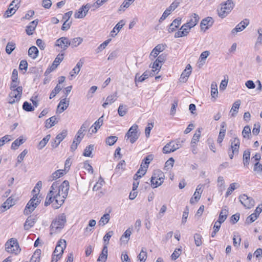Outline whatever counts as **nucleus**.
<instances>
[{"instance_id": "nucleus-56", "label": "nucleus", "mask_w": 262, "mask_h": 262, "mask_svg": "<svg viewBox=\"0 0 262 262\" xmlns=\"http://www.w3.org/2000/svg\"><path fill=\"white\" fill-rule=\"evenodd\" d=\"M67 136V130H63L61 133L58 134L56 137V139L58 140V141L60 143Z\"/></svg>"}, {"instance_id": "nucleus-62", "label": "nucleus", "mask_w": 262, "mask_h": 262, "mask_svg": "<svg viewBox=\"0 0 262 262\" xmlns=\"http://www.w3.org/2000/svg\"><path fill=\"white\" fill-rule=\"evenodd\" d=\"M104 182L103 181V180L100 178V180L98 182H97L96 184L94 186L93 188V191H97L98 190H99L102 186L103 185V184H104Z\"/></svg>"}, {"instance_id": "nucleus-7", "label": "nucleus", "mask_w": 262, "mask_h": 262, "mask_svg": "<svg viewBox=\"0 0 262 262\" xmlns=\"http://www.w3.org/2000/svg\"><path fill=\"white\" fill-rule=\"evenodd\" d=\"M138 127V125L136 124L133 125L125 135V137L129 139L130 142L132 144L135 143L139 138L137 132Z\"/></svg>"}, {"instance_id": "nucleus-5", "label": "nucleus", "mask_w": 262, "mask_h": 262, "mask_svg": "<svg viewBox=\"0 0 262 262\" xmlns=\"http://www.w3.org/2000/svg\"><path fill=\"white\" fill-rule=\"evenodd\" d=\"M234 4L232 0H228L221 4V8L218 10V14L220 17H226L233 9Z\"/></svg>"}, {"instance_id": "nucleus-19", "label": "nucleus", "mask_w": 262, "mask_h": 262, "mask_svg": "<svg viewBox=\"0 0 262 262\" xmlns=\"http://www.w3.org/2000/svg\"><path fill=\"white\" fill-rule=\"evenodd\" d=\"M83 63V59H80L79 61L77 63L76 66L70 72V75L71 77H74L75 75V74H78L80 72V69L82 67Z\"/></svg>"}, {"instance_id": "nucleus-52", "label": "nucleus", "mask_w": 262, "mask_h": 262, "mask_svg": "<svg viewBox=\"0 0 262 262\" xmlns=\"http://www.w3.org/2000/svg\"><path fill=\"white\" fill-rule=\"evenodd\" d=\"M111 41V39H108L104 41L102 43L100 44V46L97 48L96 52L99 53L103 50L106 47V46L108 45V44Z\"/></svg>"}, {"instance_id": "nucleus-58", "label": "nucleus", "mask_w": 262, "mask_h": 262, "mask_svg": "<svg viewBox=\"0 0 262 262\" xmlns=\"http://www.w3.org/2000/svg\"><path fill=\"white\" fill-rule=\"evenodd\" d=\"M146 172V169H143L142 168H140L137 173L134 175V179L135 180H137L138 178H140L143 176L145 174Z\"/></svg>"}, {"instance_id": "nucleus-31", "label": "nucleus", "mask_w": 262, "mask_h": 262, "mask_svg": "<svg viewBox=\"0 0 262 262\" xmlns=\"http://www.w3.org/2000/svg\"><path fill=\"white\" fill-rule=\"evenodd\" d=\"M65 173L66 172L64 170H57L52 173L49 179V181H52L56 180L57 179L63 176Z\"/></svg>"}, {"instance_id": "nucleus-61", "label": "nucleus", "mask_w": 262, "mask_h": 262, "mask_svg": "<svg viewBox=\"0 0 262 262\" xmlns=\"http://www.w3.org/2000/svg\"><path fill=\"white\" fill-rule=\"evenodd\" d=\"M147 257V253L143 248L138 256V259L142 262H145Z\"/></svg>"}, {"instance_id": "nucleus-48", "label": "nucleus", "mask_w": 262, "mask_h": 262, "mask_svg": "<svg viewBox=\"0 0 262 262\" xmlns=\"http://www.w3.org/2000/svg\"><path fill=\"white\" fill-rule=\"evenodd\" d=\"M16 47L15 43L13 42H9L6 47V52L7 54H10Z\"/></svg>"}, {"instance_id": "nucleus-54", "label": "nucleus", "mask_w": 262, "mask_h": 262, "mask_svg": "<svg viewBox=\"0 0 262 262\" xmlns=\"http://www.w3.org/2000/svg\"><path fill=\"white\" fill-rule=\"evenodd\" d=\"M127 112V107L126 105L120 104L118 109V113L120 116H124Z\"/></svg>"}, {"instance_id": "nucleus-57", "label": "nucleus", "mask_w": 262, "mask_h": 262, "mask_svg": "<svg viewBox=\"0 0 262 262\" xmlns=\"http://www.w3.org/2000/svg\"><path fill=\"white\" fill-rule=\"evenodd\" d=\"M61 87L58 84H57L54 89V90H53L51 92L50 95V99H51L53 98L56 96V95L61 90Z\"/></svg>"}, {"instance_id": "nucleus-8", "label": "nucleus", "mask_w": 262, "mask_h": 262, "mask_svg": "<svg viewBox=\"0 0 262 262\" xmlns=\"http://www.w3.org/2000/svg\"><path fill=\"white\" fill-rule=\"evenodd\" d=\"M23 94V91H11L8 97L10 104L17 103L20 101Z\"/></svg>"}, {"instance_id": "nucleus-33", "label": "nucleus", "mask_w": 262, "mask_h": 262, "mask_svg": "<svg viewBox=\"0 0 262 262\" xmlns=\"http://www.w3.org/2000/svg\"><path fill=\"white\" fill-rule=\"evenodd\" d=\"M211 95L214 101L218 96V91L217 84L215 82H212L211 84Z\"/></svg>"}, {"instance_id": "nucleus-29", "label": "nucleus", "mask_w": 262, "mask_h": 262, "mask_svg": "<svg viewBox=\"0 0 262 262\" xmlns=\"http://www.w3.org/2000/svg\"><path fill=\"white\" fill-rule=\"evenodd\" d=\"M117 99V93L113 95H109L106 99L105 102L102 104V106L105 108L107 105L111 104L115 102Z\"/></svg>"}, {"instance_id": "nucleus-41", "label": "nucleus", "mask_w": 262, "mask_h": 262, "mask_svg": "<svg viewBox=\"0 0 262 262\" xmlns=\"http://www.w3.org/2000/svg\"><path fill=\"white\" fill-rule=\"evenodd\" d=\"M124 23L123 20H120L114 28L113 30L111 32V35L112 37H115L117 33H115L116 30L119 32L120 30L123 27V26L124 25Z\"/></svg>"}, {"instance_id": "nucleus-53", "label": "nucleus", "mask_w": 262, "mask_h": 262, "mask_svg": "<svg viewBox=\"0 0 262 262\" xmlns=\"http://www.w3.org/2000/svg\"><path fill=\"white\" fill-rule=\"evenodd\" d=\"M117 137L111 136L106 139V143L110 146H112L117 142Z\"/></svg>"}, {"instance_id": "nucleus-28", "label": "nucleus", "mask_w": 262, "mask_h": 262, "mask_svg": "<svg viewBox=\"0 0 262 262\" xmlns=\"http://www.w3.org/2000/svg\"><path fill=\"white\" fill-rule=\"evenodd\" d=\"M103 116L100 117L92 126V133H96L98 129L100 127V126L103 124Z\"/></svg>"}, {"instance_id": "nucleus-63", "label": "nucleus", "mask_w": 262, "mask_h": 262, "mask_svg": "<svg viewBox=\"0 0 262 262\" xmlns=\"http://www.w3.org/2000/svg\"><path fill=\"white\" fill-rule=\"evenodd\" d=\"M161 65L162 63L160 62L157 61V60L156 59L154 62L153 65L152 66V72H154L157 71H159L160 69L161 68Z\"/></svg>"}, {"instance_id": "nucleus-46", "label": "nucleus", "mask_w": 262, "mask_h": 262, "mask_svg": "<svg viewBox=\"0 0 262 262\" xmlns=\"http://www.w3.org/2000/svg\"><path fill=\"white\" fill-rule=\"evenodd\" d=\"M17 10L16 7H13L9 5L8 10L4 14V17L8 18L13 15Z\"/></svg>"}, {"instance_id": "nucleus-2", "label": "nucleus", "mask_w": 262, "mask_h": 262, "mask_svg": "<svg viewBox=\"0 0 262 262\" xmlns=\"http://www.w3.org/2000/svg\"><path fill=\"white\" fill-rule=\"evenodd\" d=\"M66 221V216L64 213L59 214L51 223V234L59 232L63 228Z\"/></svg>"}, {"instance_id": "nucleus-20", "label": "nucleus", "mask_w": 262, "mask_h": 262, "mask_svg": "<svg viewBox=\"0 0 262 262\" xmlns=\"http://www.w3.org/2000/svg\"><path fill=\"white\" fill-rule=\"evenodd\" d=\"M239 145L240 141L237 138H234L231 140V149L233 153L238 154Z\"/></svg>"}, {"instance_id": "nucleus-11", "label": "nucleus", "mask_w": 262, "mask_h": 262, "mask_svg": "<svg viewBox=\"0 0 262 262\" xmlns=\"http://www.w3.org/2000/svg\"><path fill=\"white\" fill-rule=\"evenodd\" d=\"M67 244L64 239H60L55 247L53 252L54 255H58L61 257L64 249L66 248Z\"/></svg>"}, {"instance_id": "nucleus-38", "label": "nucleus", "mask_w": 262, "mask_h": 262, "mask_svg": "<svg viewBox=\"0 0 262 262\" xmlns=\"http://www.w3.org/2000/svg\"><path fill=\"white\" fill-rule=\"evenodd\" d=\"M57 122L56 117L55 116H52L46 120L45 126L47 128H50L56 124Z\"/></svg>"}, {"instance_id": "nucleus-42", "label": "nucleus", "mask_w": 262, "mask_h": 262, "mask_svg": "<svg viewBox=\"0 0 262 262\" xmlns=\"http://www.w3.org/2000/svg\"><path fill=\"white\" fill-rule=\"evenodd\" d=\"M50 138L51 135L50 134L47 135L45 137H44L43 139L39 142L37 145L38 149H42L46 145V144L50 139Z\"/></svg>"}, {"instance_id": "nucleus-30", "label": "nucleus", "mask_w": 262, "mask_h": 262, "mask_svg": "<svg viewBox=\"0 0 262 262\" xmlns=\"http://www.w3.org/2000/svg\"><path fill=\"white\" fill-rule=\"evenodd\" d=\"M107 257V247L104 246L101 254H100L97 261L105 262Z\"/></svg>"}, {"instance_id": "nucleus-17", "label": "nucleus", "mask_w": 262, "mask_h": 262, "mask_svg": "<svg viewBox=\"0 0 262 262\" xmlns=\"http://www.w3.org/2000/svg\"><path fill=\"white\" fill-rule=\"evenodd\" d=\"M152 76H154V74L152 72L146 71L141 76H139V74H137L135 76V81L141 82L149 77Z\"/></svg>"}, {"instance_id": "nucleus-16", "label": "nucleus", "mask_w": 262, "mask_h": 262, "mask_svg": "<svg viewBox=\"0 0 262 262\" xmlns=\"http://www.w3.org/2000/svg\"><path fill=\"white\" fill-rule=\"evenodd\" d=\"M213 19L211 17H207L204 19H202L201 22L200 26L202 29L206 30L208 28L211 26L213 24Z\"/></svg>"}, {"instance_id": "nucleus-9", "label": "nucleus", "mask_w": 262, "mask_h": 262, "mask_svg": "<svg viewBox=\"0 0 262 262\" xmlns=\"http://www.w3.org/2000/svg\"><path fill=\"white\" fill-rule=\"evenodd\" d=\"M239 201L245 207L250 209L254 205V200L251 197H248L246 194H243L239 196Z\"/></svg>"}, {"instance_id": "nucleus-59", "label": "nucleus", "mask_w": 262, "mask_h": 262, "mask_svg": "<svg viewBox=\"0 0 262 262\" xmlns=\"http://www.w3.org/2000/svg\"><path fill=\"white\" fill-rule=\"evenodd\" d=\"M113 234V232L112 231H109L107 232L105 235L103 237V241L104 243V245L107 247L108 244H109V241L110 238Z\"/></svg>"}, {"instance_id": "nucleus-51", "label": "nucleus", "mask_w": 262, "mask_h": 262, "mask_svg": "<svg viewBox=\"0 0 262 262\" xmlns=\"http://www.w3.org/2000/svg\"><path fill=\"white\" fill-rule=\"evenodd\" d=\"M42 187V182L40 181H39L37 182V183L36 184L35 186L34 187V189L32 190V192L34 194H36V195L38 196V194L39 193V192L40 191V189Z\"/></svg>"}, {"instance_id": "nucleus-39", "label": "nucleus", "mask_w": 262, "mask_h": 262, "mask_svg": "<svg viewBox=\"0 0 262 262\" xmlns=\"http://www.w3.org/2000/svg\"><path fill=\"white\" fill-rule=\"evenodd\" d=\"M173 141L170 142L165 145L163 148V152L164 154H168L174 151Z\"/></svg>"}, {"instance_id": "nucleus-24", "label": "nucleus", "mask_w": 262, "mask_h": 262, "mask_svg": "<svg viewBox=\"0 0 262 262\" xmlns=\"http://www.w3.org/2000/svg\"><path fill=\"white\" fill-rule=\"evenodd\" d=\"M241 104V101L240 100H237L234 102L230 112L231 117H234L236 115Z\"/></svg>"}, {"instance_id": "nucleus-47", "label": "nucleus", "mask_w": 262, "mask_h": 262, "mask_svg": "<svg viewBox=\"0 0 262 262\" xmlns=\"http://www.w3.org/2000/svg\"><path fill=\"white\" fill-rule=\"evenodd\" d=\"M110 216L108 213L104 214L99 221V225L104 226L106 224L110 221Z\"/></svg>"}, {"instance_id": "nucleus-15", "label": "nucleus", "mask_w": 262, "mask_h": 262, "mask_svg": "<svg viewBox=\"0 0 262 262\" xmlns=\"http://www.w3.org/2000/svg\"><path fill=\"white\" fill-rule=\"evenodd\" d=\"M36 222V218L34 216H29L25 221L24 225V229L26 230H29L32 228Z\"/></svg>"}, {"instance_id": "nucleus-1", "label": "nucleus", "mask_w": 262, "mask_h": 262, "mask_svg": "<svg viewBox=\"0 0 262 262\" xmlns=\"http://www.w3.org/2000/svg\"><path fill=\"white\" fill-rule=\"evenodd\" d=\"M69 188V183L67 180L64 181L61 184L59 181L54 182L47 195L45 206H48L55 200V203L53 204V207L55 209L59 208L67 198Z\"/></svg>"}, {"instance_id": "nucleus-32", "label": "nucleus", "mask_w": 262, "mask_h": 262, "mask_svg": "<svg viewBox=\"0 0 262 262\" xmlns=\"http://www.w3.org/2000/svg\"><path fill=\"white\" fill-rule=\"evenodd\" d=\"M96 224V222L95 220H91L89 222L88 226L84 229V233L86 234L91 233L94 231V227Z\"/></svg>"}, {"instance_id": "nucleus-64", "label": "nucleus", "mask_w": 262, "mask_h": 262, "mask_svg": "<svg viewBox=\"0 0 262 262\" xmlns=\"http://www.w3.org/2000/svg\"><path fill=\"white\" fill-rule=\"evenodd\" d=\"M63 56H64L63 53L59 54L57 56V57L55 58L53 62L58 66L60 64V63L63 60Z\"/></svg>"}, {"instance_id": "nucleus-6", "label": "nucleus", "mask_w": 262, "mask_h": 262, "mask_svg": "<svg viewBox=\"0 0 262 262\" xmlns=\"http://www.w3.org/2000/svg\"><path fill=\"white\" fill-rule=\"evenodd\" d=\"M5 249L7 252L17 255L20 253L21 249L17 240L15 238H11L5 244Z\"/></svg>"}, {"instance_id": "nucleus-25", "label": "nucleus", "mask_w": 262, "mask_h": 262, "mask_svg": "<svg viewBox=\"0 0 262 262\" xmlns=\"http://www.w3.org/2000/svg\"><path fill=\"white\" fill-rule=\"evenodd\" d=\"M191 67L190 64H188L185 70L182 72L180 79L183 82H186L191 73Z\"/></svg>"}, {"instance_id": "nucleus-3", "label": "nucleus", "mask_w": 262, "mask_h": 262, "mask_svg": "<svg viewBox=\"0 0 262 262\" xmlns=\"http://www.w3.org/2000/svg\"><path fill=\"white\" fill-rule=\"evenodd\" d=\"M164 174L161 170H155L150 180L151 187L155 188L161 185L164 182Z\"/></svg>"}, {"instance_id": "nucleus-27", "label": "nucleus", "mask_w": 262, "mask_h": 262, "mask_svg": "<svg viewBox=\"0 0 262 262\" xmlns=\"http://www.w3.org/2000/svg\"><path fill=\"white\" fill-rule=\"evenodd\" d=\"M69 105V101H67L66 98L60 100L58 105V111L60 113L65 111Z\"/></svg>"}, {"instance_id": "nucleus-13", "label": "nucleus", "mask_w": 262, "mask_h": 262, "mask_svg": "<svg viewBox=\"0 0 262 262\" xmlns=\"http://www.w3.org/2000/svg\"><path fill=\"white\" fill-rule=\"evenodd\" d=\"M191 29L186 23L182 26L180 30L176 32L174 34L175 38H179L187 36Z\"/></svg>"}, {"instance_id": "nucleus-55", "label": "nucleus", "mask_w": 262, "mask_h": 262, "mask_svg": "<svg viewBox=\"0 0 262 262\" xmlns=\"http://www.w3.org/2000/svg\"><path fill=\"white\" fill-rule=\"evenodd\" d=\"M202 235L200 234L195 233L194 235L195 244L197 247H199L202 244Z\"/></svg>"}, {"instance_id": "nucleus-50", "label": "nucleus", "mask_w": 262, "mask_h": 262, "mask_svg": "<svg viewBox=\"0 0 262 262\" xmlns=\"http://www.w3.org/2000/svg\"><path fill=\"white\" fill-rule=\"evenodd\" d=\"M94 149V145H90L84 149L83 155L85 157H91L92 151Z\"/></svg>"}, {"instance_id": "nucleus-45", "label": "nucleus", "mask_w": 262, "mask_h": 262, "mask_svg": "<svg viewBox=\"0 0 262 262\" xmlns=\"http://www.w3.org/2000/svg\"><path fill=\"white\" fill-rule=\"evenodd\" d=\"M25 141L23 139V138L22 137H19V138L17 139L16 140H15L12 143V145H11V148L12 149H16L18 148V147L20 145H21L22 144H23L24 143Z\"/></svg>"}, {"instance_id": "nucleus-44", "label": "nucleus", "mask_w": 262, "mask_h": 262, "mask_svg": "<svg viewBox=\"0 0 262 262\" xmlns=\"http://www.w3.org/2000/svg\"><path fill=\"white\" fill-rule=\"evenodd\" d=\"M239 185L237 183H231L229 188L227 189V191L226 193L225 196L227 198L229 195H230L232 192L236 188L239 187Z\"/></svg>"}, {"instance_id": "nucleus-35", "label": "nucleus", "mask_w": 262, "mask_h": 262, "mask_svg": "<svg viewBox=\"0 0 262 262\" xmlns=\"http://www.w3.org/2000/svg\"><path fill=\"white\" fill-rule=\"evenodd\" d=\"M201 128H198L195 134H194L192 139L191 141V146H194V145L196 144L197 142H199L200 136H201Z\"/></svg>"}, {"instance_id": "nucleus-21", "label": "nucleus", "mask_w": 262, "mask_h": 262, "mask_svg": "<svg viewBox=\"0 0 262 262\" xmlns=\"http://www.w3.org/2000/svg\"><path fill=\"white\" fill-rule=\"evenodd\" d=\"M181 24V18L180 17H178L174 19L173 21L169 25V28L168 29V31L169 32H172L176 30V29L179 27V26Z\"/></svg>"}, {"instance_id": "nucleus-12", "label": "nucleus", "mask_w": 262, "mask_h": 262, "mask_svg": "<svg viewBox=\"0 0 262 262\" xmlns=\"http://www.w3.org/2000/svg\"><path fill=\"white\" fill-rule=\"evenodd\" d=\"M91 7V5L90 4H86L85 5L83 6L77 11L75 12L74 14L75 18H82L84 17Z\"/></svg>"}, {"instance_id": "nucleus-37", "label": "nucleus", "mask_w": 262, "mask_h": 262, "mask_svg": "<svg viewBox=\"0 0 262 262\" xmlns=\"http://www.w3.org/2000/svg\"><path fill=\"white\" fill-rule=\"evenodd\" d=\"M28 55L32 59H35L38 55V50L35 46L30 47L28 50Z\"/></svg>"}, {"instance_id": "nucleus-34", "label": "nucleus", "mask_w": 262, "mask_h": 262, "mask_svg": "<svg viewBox=\"0 0 262 262\" xmlns=\"http://www.w3.org/2000/svg\"><path fill=\"white\" fill-rule=\"evenodd\" d=\"M83 41V38L80 37H77L72 39L70 40V46L72 48L77 47L79 46Z\"/></svg>"}, {"instance_id": "nucleus-4", "label": "nucleus", "mask_w": 262, "mask_h": 262, "mask_svg": "<svg viewBox=\"0 0 262 262\" xmlns=\"http://www.w3.org/2000/svg\"><path fill=\"white\" fill-rule=\"evenodd\" d=\"M40 196H38L36 194H33L32 198L30 199L26 206L24 211V214L28 215L30 214L34 210L37 205L40 203Z\"/></svg>"}, {"instance_id": "nucleus-40", "label": "nucleus", "mask_w": 262, "mask_h": 262, "mask_svg": "<svg viewBox=\"0 0 262 262\" xmlns=\"http://www.w3.org/2000/svg\"><path fill=\"white\" fill-rule=\"evenodd\" d=\"M19 81L18 80H11L10 89L11 91H23V87L21 86H18Z\"/></svg>"}, {"instance_id": "nucleus-36", "label": "nucleus", "mask_w": 262, "mask_h": 262, "mask_svg": "<svg viewBox=\"0 0 262 262\" xmlns=\"http://www.w3.org/2000/svg\"><path fill=\"white\" fill-rule=\"evenodd\" d=\"M228 213V210L226 207L223 208L220 213L219 220L217 221L223 223L227 219Z\"/></svg>"}, {"instance_id": "nucleus-18", "label": "nucleus", "mask_w": 262, "mask_h": 262, "mask_svg": "<svg viewBox=\"0 0 262 262\" xmlns=\"http://www.w3.org/2000/svg\"><path fill=\"white\" fill-rule=\"evenodd\" d=\"M38 23V19H36L31 21L29 25L26 27V31L28 35H31L33 33V31L35 29Z\"/></svg>"}, {"instance_id": "nucleus-23", "label": "nucleus", "mask_w": 262, "mask_h": 262, "mask_svg": "<svg viewBox=\"0 0 262 262\" xmlns=\"http://www.w3.org/2000/svg\"><path fill=\"white\" fill-rule=\"evenodd\" d=\"M189 20L186 23V25L189 26L190 28L194 27L199 22L200 17L196 13H192L190 16Z\"/></svg>"}, {"instance_id": "nucleus-10", "label": "nucleus", "mask_w": 262, "mask_h": 262, "mask_svg": "<svg viewBox=\"0 0 262 262\" xmlns=\"http://www.w3.org/2000/svg\"><path fill=\"white\" fill-rule=\"evenodd\" d=\"M54 46L60 48L61 52L64 51L70 46V40L68 37H61L56 40Z\"/></svg>"}, {"instance_id": "nucleus-49", "label": "nucleus", "mask_w": 262, "mask_h": 262, "mask_svg": "<svg viewBox=\"0 0 262 262\" xmlns=\"http://www.w3.org/2000/svg\"><path fill=\"white\" fill-rule=\"evenodd\" d=\"M180 3V0H175L166 9L171 13L174 11L179 5Z\"/></svg>"}, {"instance_id": "nucleus-26", "label": "nucleus", "mask_w": 262, "mask_h": 262, "mask_svg": "<svg viewBox=\"0 0 262 262\" xmlns=\"http://www.w3.org/2000/svg\"><path fill=\"white\" fill-rule=\"evenodd\" d=\"M15 204V201L12 197H9L7 200L3 203V205L1 206V208L3 209L2 211H5L11 207L13 206Z\"/></svg>"}, {"instance_id": "nucleus-43", "label": "nucleus", "mask_w": 262, "mask_h": 262, "mask_svg": "<svg viewBox=\"0 0 262 262\" xmlns=\"http://www.w3.org/2000/svg\"><path fill=\"white\" fill-rule=\"evenodd\" d=\"M250 158V151L249 149L244 151L243 157V164L245 166H248L249 164V160Z\"/></svg>"}, {"instance_id": "nucleus-60", "label": "nucleus", "mask_w": 262, "mask_h": 262, "mask_svg": "<svg viewBox=\"0 0 262 262\" xmlns=\"http://www.w3.org/2000/svg\"><path fill=\"white\" fill-rule=\"evenodd\" d=\"M23 108L27 112H32L34 110V107L32 106L31 103H29L27 101L24 102Z\"/></svg>"}, {"instance_id": "nucleus-14", "label": "nucleus", "mask_w": 262, "mask_h": 262, "mask_svg": "<svg viewBox=\"0 0 262 262\" xmlns=\"http://www.w3.org/2000/svg\"><path fill=\"white\" fill-rule=\"evenodd\" d=\"M249 23L248 19H245L244 20L239 23L232 30L231 34L235 36L237 32L243 31L246 27L248 25Z\"/></svg>"}, {"instance_id": "nucleus-22", "label": "nucleus", "mask_w": 262, "mask_h": 262, "mask_svg": "<svg viewBox=\"0 0 262 262\" xmlns=\"http://www.w3.org/2000/svg\"><path fill=\"white\" fill-rule=\"evenodd\" d=\"M164 50V47L163 45H158L156 46L154 49L152 50L150 54V58H151V57H153L154 58L157 57L159 53L162 52Z\"/></svg>"}]
</instances>
